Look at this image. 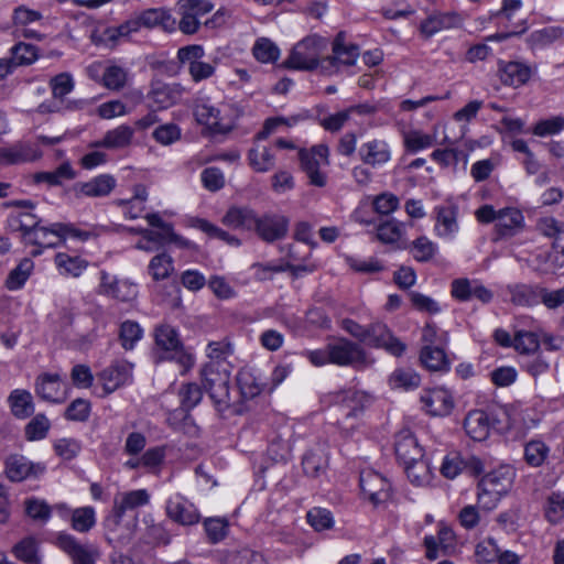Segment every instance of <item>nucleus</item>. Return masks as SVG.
<instances>
[{"label": "nucleus", "instance_id": "39448f33", "mask_svg": "<svg viewBox=\"0 0 564 564\" xmlns=\"http://www.w3.org/2000/svg\"><path fill=\"white\" fill-rule=\"evenodd\" d=\"M422 410L432 416H445L455 408L454 392L445 386L425 388L420 393Z\"/></svg>", "mask_w": 564, "mask_h": 564}, {"label": "nucleus", "instance_id": "2f4dec72", "mask_svg": "<svg viewBox=\"0 0 564 564\" xmlns=\"http://www.w3.org/2000/svg\"><path fill=\"white\" fill-rule=\"evenodd\" d=\"M166 513L173 521L182 525L195 524L200 518L193 505L181 501L170 500L166 505Z\"/></svg>", "mask_w": 564, "mask_h": 564}, {"label": "nucleus", "instance_id": "e2e57ef3", "mask_svg": "<svg viewBox=\"0 0 564 564\" xmlns=\"http://www.w3.org/2000/svg\"><path fill=\"white\" fill-rule=\"evenodd\" d=\"M204 528L212 544L223 541L228 534V521L220 518H208L204 521Z\"/></svg>", "mask_w": 564, "mask_h": 564}, {"label": "nucleus", "instance_id": "a19ab883", "mask_svg": "<svg viewBox=\"0 0 564 564\" xmlns=\"http://www.w3.org/2000/svg\"><path fill=\"white\" fill-rule=\"evenodd\" d=\"M155 344L166 352L177 354L182 350L177 332L170 325H161L155 328Z\"/></svg>", "mask_w": 564, "mask_h": 564}, {"label": "nucleus", "instance_id": "ddd939ff", "mask_svg": "<svg viewBox=\"0 0 564 564\" xmlns=\"http://www.w3.org/2000/svg\"><path fill=\"white\" fill-rule=\"evenodd\" d=\"M445 132V124L438 122L434 124L432 134L425 133L422 130H404L402 132L403 144L406 151L416 153L431 148L435 143L453 144V141L447 134L444 133L442 140H438V131Z\"/></svg>", "mask_w": 564, "mask_h": 564}, {"label": "nucleus", "instance_id": "79ce46f5", "mask_svg": "<svg viewBox=\"0 0 564 564\" xmlns=\"http://www.w3.org/2000/svg\"><path fill=\"white\" fill-rule=\"evenodd\" d=\"M542 290L540 285H520L512 291L511 300L521 306H535L542 303Z\"/></svg>", "mask_w": 564, "mask_h": 564}, {"label": "nucleus", "instance_id": "6ab92c4d", "mask_svg": "<svg viewBox=\"0 0 564 564\" xmlns=\"http://www.w3.org/2000/svg\"><path fill=\"white\" fill-rule=\"evenodd\" d=\"M456 543V535L453 529L444 523L438 524L436 535H426L424 545L426 547V556L431 560L437 558L441 554L452 551Z\"/></svg>", "mask_w": 564, "mask_h": 564}, {"label": "nucleus", "instance_id": "a211bd4d", "mask_svg": "<svg viewBox=\"0 0 564 564\" xmlns=\"http://www.w3.org/2000/svg\"><path fill=\"white\" fill-rule=\"evenodd\" d=\"M386 482V478L375 470L368 469L360 473V489L375 507L388 500V490L384 489Z\"/></svg>", "mask_w": 564, "mask_h": 564}, {"label": "nucleus", "instance_id": "aec40b11", "mask_svg": "<svg viewBox=\"0 0 564 564\" xmlns=\"http://www.w3.org/2000/svg\"><path fill=\"white\" fill-rule=\"evenodd\" d=\"M394 452L401 466L423 458L424 451L410 431H402L395 436Z\"/></svg>", "mask_w": 564, "mask_h": 564}, {"label": "nucleus", "instance_id": "680f3d73", "mask_svg": "<svg viewBox=\"0 0 564 564\" xmlns=\"http://www.w3.org/2000/svg\"><path fill=\"white\" fill-rule=\"evenodd\" d=\"M545 517L553 524L562 522L564 519V494L553 492L547 497Z\"/></svg>", "mask_w": 564, "mask_h": 564}, {"label": "nucleus", "instance_id": "052dcab7", "mask_svg": "<svg viewBox=\"0 0 564 564\" xmlns=\"http://www.w3.org/2000/svg\"><path fill=\"white\" fill-rule=\"evenodd\" d=\"M178 395L182 409L188 412L200 402L203 391L197 383L188 382L181 387Z\"/></svg>", "mask_w": 564, "mask_h": 564}, {"label": "nucleus", "instance_id": "09e8293b", "mask_svg": "<svg viewBox=\"0 0 564 564\" xmlns=\"http://www.w3.org/2000/svg\"><path fill=\"white\" fill-rule=\"evenodd\" d=\"M149 273L155 281L164 280L173 272V259L166 252L154 256L149 263Z\"/></svg>", "mask_w": 564, "mask_h": 564}, {"label": "nucleus", "instance_id": "cd10ccee", "mask_svg": "<svg viewBox=\"0 0 564 564\" xmlns=\"http://www.w3.org/2000/svg\"><path fill=\"white\" fill-rule=\"evenodd\" d=\"M116 178L109 174H101L88 182L77 183L75 189L87 197H105L116 187Z\"/></svg>", "mask_w": 564, "mask_h": 564}, {"label": "nucleus", "instance_id": "423d86ee", "mask_svg": "<svg viewBox=\"0 0 564 564\" xmlns=\"http://www.w3.org/2000/svg\"><path fill=\"white\" fill-rule=\"evenodd\" d=\"M319 44L321 40L316 36H307L300 41L284 62V66L300 70H313L317 68L319 64Z\"/></svg>", "mask_w": 564, "mask_h": 564}, {"label": "nucleus", "instance_id": "37998d69", "mask_svg": "<svg viewBox=\"0 0 564 564\" xmlns=\"http://www.w3.org/2000/svg\"><path fill=\"white\" fill-rule=\"evenodd\" d=\"M15 557L28 564H40L39 544L33 536H26L18 542L13 549Z\"/></svg>", "mask_w": 564, "mask_h": 564}, {"label": "nucleus", "instance_id": "72a5a7b5", "mask_svg": "<svg viewBox=\"0 0 564 564\" xmlns=\"http://www.w3.org/2000/svg\"><path fill=\"white\" fill-rule=\"evenodd\" d=\"M406 250H409L415 261L430 262L438 253L440 247L427 236H420L413 241H410V246Z\"/></svg>", "mask_w": 564, "mask_h": 564}, {"label": "nucleus", "instance_id": "b1692460", "mask_svg": "<svg viewBox=\"0 0 564 564\" xmlns=\"http://www.w3.org/2000/svg\"><path fill=\"white\" fill-rule=\"evenodd\" d=\"M333 56H328L322 59V64L327 63L328 65H354L357 57L359 56V50L357 45H346V35L344 32H339L333 43Z\"/></svg>", "mask_w": 564, "mask_h": 564}, {"label": "nucleus", "instance_id": "6e6552de", "mask_svg": "<svg viewBox=\"0 0 564 564\" xmlns=\"http://www.w3.org/2000/svg\"><path fill=\"white\" fill-rule=\"evenodd\" d=\"M330 364L338 366H350L356 369L365 368L369 365L364 349L356 343L345 338L329 343Z\"/></svg>", "mask_w": 564, "mask_h": 564}, {"label": "nucleus", "instance_id": "69168bd1", "mask_svg": "<svg viewBox=\"0 0 564 564\" xmlns=\"http://www.w3.org/2000/svg\"><path fill=\"white\" fill-rule=\"evenodd\" d=\"M106 294L119 301L128 302L137 296V288L128 281L113 280L106 289Z\"/></svg>", "mask_w": 564, "mask_h": 564}, {"label": "nucleus", "instance_id": "6e6d98bb", "mask_svg": "<svg viewBox=\"0 0 564 564\" xmlns=\"http://www.w3.org/2000/svg\"><path fill=\"white\" fill-rule=\"evenodd\" d=\"M55 264L59 270H63L64 273L70 274L73 276H78L87 267V261L77 256H69L64 252H58L55 256Z\"/></svg>", "mask_w": 564, "mask_h": 564}, {"label": "nucleus", "instance_id": "9d476101", "mask_svg": "<svg viewBox=\"0 0 564 564\" xmlns=\"http://www.w3.org/2000/svg\"><path fill=\"white\" fill-rule=\"evenodd\" d=\"M434 235L445 241L453 242L459 232L458 206L455 204L440 205L434 208Z\"/></svg>", "mask_w": 564, "mask_h": 564}, {"label": "nucleus", "instance_id": "4468645a", "mask_svg": "<svg viewBox=\"0 0 564 564\" xmlns=\"http://www.w3.org/2000/svg\"><path fill=\"white\" fill-rule=\"evenodd\" d=\"M463 21L462 15L457 12L434 11L421 22L420 33L425 39H430L442 31L459 28Z\"/></svg>", "mask_w": 564, "mask_h": 564}, {"label": "nucleus", "instance_id": "f8f14e48", "mask_svg": "<svg viewBox=\"0 0 564 564\" xmlns=\"http://www.w3.org/2000/svg\"><path fill=\"white\" fill-rule=\"evenodd\" d=\"M343 328L360 341L377 348L388 349V332L384 324L376 323L364 327L357 322L346 318L341 322Z\"/></svg>", "mask_w": 564, "mask_h": 564}, {"label": "nucleus", "instance_id": "bb28decb", "mask_svg": "<svg viewBox=\"0 0 564 564\" xmlns=\"http://www.w3.org/2000/svg\"><path fill=\"white\" fill-rule=\"evenodd\" d=\"M402 467L408 480L413 486L422 488L432 486L435 475L430 462L424 456Z\"/></svg>", "mask_w": 564, "mask_h": 564}, {"label": "nucleus", "instance_id": "9b49d317", "mask_svg": "<svg viewBox=\"0 0 564 564\" xmlns=\"http://www.w3.org/2000/svg\"><path fill=\"white\" fill-rule=\"evenodd\" d=\"M56 545L64 551L73 564H95L100 553L94 544H82L68 533H59L56 536Z\"/></svg>", "mask_w": 564, "mask_h": 564}, {"label": "nucleus", "instance_id": "0e129e2a", "mask_svg": "<svg viewBox=\"0 0 564 564\" xmlns=\"http://www.w3.org/2000/svg\"><path fill=\"white\" fill-rule=\"evenodd\" d=\"M549 455V447L541 441H531L525 445L524 458L533 467L541 466Z\"/></svg>", "mask_w": 564, "mask_h": 564}, {"label": "nucleus", "instance_id": "774afa93", "mask_svg": "<svg viewBox=\"0 0 564 564\" xmlns=\"http://www.w3.org/2000/svg\"><path fill=\"white\" fill-rule=\"evenodd\" d=\"M90 414V402L78 398L75 399L65 410L64 416L68 421L85 422Z\"/></svg>", "mask_w": 564, "mask_h": 564}, {"label": "nucleus", "instance_id": "4c0bfd02", "mask_svg": "<svg viewBox=\"0 0 564 564\" xmlns=\"http://www.w3.org/2000/svg\"><path fill=\"white\" fill-rule=\"evenodd\" d=\"M202 382L205 390L218 387L219 384H229L230 375L226 369H221L219 361H210L204 366L200 371Z\"/></svg>", "mask_w": 564, "mask_h": 564}, {"label": "nucleus", "instance_id": "f03ea898", "mask_svg": "<svg viewBox=\"0 0 564 564\" xmlns=\"http://www.w3.org/2000/svg\"><path fill=\"white\" fill-rule=\"evenodd\" d=\"M372 402L373 397L364 391L349 389L338 393L336 397V411L339 416L337 419L338 426L345 431L355 429V421Z\"/></svg>", "mask_w": 564, "mask_h": 564}, {"label": "nucleus", "instance_id": "393cba45", "mask_svg": "<svg viewBox=\"0 0 564 564\" xmlns=\"http://www.w3.org/2000/svg\"><path fill=\"white\" fill-rule=\"evenodd\" d=\"M524 216L516 207H506L499 209L496 224L497 231L501 236L511 237L520 232L524 227Z\"/></svg>", "mask_w": 564, "mask_h": 564}, {"label": "nucleus", "instance_id": "13d9d810", "mask_svg": "<svg viewBox=\"0 0 564 564\" xmlns=\"http://www.w3.org/2000/svg\"><path fill=\"white\" fill-rule=\"evenodd\" d=\"M411 224H405L390 218V250H405L410 246L406 237L408 228Z\"/></svg>", "mask_w": 564, "mask_h": 564}, {"label": "nucleus", "instance_id": "f704fd0d", "mask_svg": "<svg viewBox=\"0 0 564 564\" xmlns=\"http://www.w3.org/2000/svg\"><path fill=\"white\" fill-rule=\"evenodd\" d=\"M390 383L395 390L409 392L420 387L421 376L413 368L400 367L390 376Z\"/></svg>", "mask_w": 564, "mask_h": 564}, {"label": "nucleus", "instance_id": "5701e85b", "mask_svg": "<svg viewBox=\"0 0 564 564\" xmlns=\"http://www.w3.org/2000/svg\"><path fill=\"white\" fill-rule=\"evenodd\" d=\"M466 434L474 441L482 442L491 431V420L482 410L470 411L464 420Z\"/></svg>", "mask_w": 564, "mask_h": 564}, {"label": "nucleus", "instance_id": "864d4df0", "mask_svg": "<svg viewBox=\"0 0 564 564\" xmlns=\"http://www.w3.org/2000/svg\"><path fill=\"white\" fill-rule=\"evenodd\" d=\"M252 53L261 63H274L280 56L279 47L267 37H261L256 41Z\"/></svg>", "mask_w": 564, "mask_h": 564}, {"label": "nucleus", "instance_id": "f257e3e1", "mask_svg": "<svg viewBox=\"0 0 564 564\" xmlns=\"http://www.w3.org/2000/svg\"><path fill=\"white\" fill-rule=\"evenodd\" d=\"M516 469L509 464H501L481 477L477 486V505L487 512L495 510L506 497L516 479Z\"/></svg>", "mask_w": 564, "mask_h": 564}, {"label": "nucleus", "instance_id": "338daca9", "mask_svg": "<svg viewBox=\"0 0 564 564\" xmlns=\"http://www.w3.org/2000/svg\"><path fill=\"white\" fill-rule=\"evenodd\" d=\"M249 163L257 172H267L274 165V158L267 148L262 151L251 149L249 151Z\"/></svg>", "mask_w": 564, "mask_h": 564}, {"label": "nucleus", "instance_id": "f3484780", "mask_svg": "<svg viewBox=\"0 0 564 564\" xmlns=\"http://www.w3.org/2000/svg\"><path fill=\"white\" fill-rule=\"evenodd\" d=\"M288 228L289 219L286 217L268 214L262 217H258L256 215V221L252 229L256 230L262 240L273 242L282 239L286 235Z\"/></svg>", "mask_w": 564, "mask_h": 564}, {"label": "nucleus", "instance_id": "4be33fe9", "mask_svg": "<svg viewBox=\"0 0 564 564\" xmlns=\"http://www.w3.org/2000/svg\"><path fill=\"white\" fill-rule=\"evenodd\" d=\"M498 65L499 77L505 85L519 87L531 78L532 70L523 63L499 61Z\"/></svg>", "mask_w": 564, "mask_h": 564}, {"label": "nucleus", "instance_id": "c9c22d12", "mask_svg": "<svg viewBox=\"0 0 564 564\" xmlns=\"http://www.w3.org/2000/svg\"><path fill=\"white\" fill-rule=\"evenodd\" d=\"M371 210L378 215L379 224L376 227V239L388 243V194L381 193L376 196L371 204Z\"/></svg>", "mask_w": 564, "mask_h": 564}, {"label": "nucleus", "instance_id": "8fccbe9b", "mask_svg": "<svg viewBox=\"0 0 564 564\" xmlns=\"http://www.w3.org/2000/svg\"><path fill=\"white\" fill-rule=\"evenodd\" d=\"M191 224L193 227L198 228L199 230L207 234L212 238H217V239L223 240V241L227 242L228 245L235 246V247L240 245V240L237 237L231 236L227 231L223 230L221 228L213 225L212 223H209L205 219L193 218L191 220Z\"/></svg>", "mask_w": 564, "mask_h": 564}, {"label": "nucleus", "instance_id": "4d7b16f0", "mask_svg": "<svg viewBox=\"0 0 564 564\" xmlns=\"http://www.w3.org/2000/svg\"><path fill=\"white\" fill-rule=\"evenodd\" d=\"M304 473L310 477H318L327 466V458L322 452L308 451L302 459Z\"/></svg>", "mask_w": 564, "mask_h": 564}, {"label": "nucleus", "instance_id": "603ef678", "mask_svg": "<svg viewBox=\"0 0 564 564\" xmlns=\"http://www.w3.org/2000/svg\"><path fill=\"white\" fill-rule=\"evenodd\" d=\"M514 349L522 355L534 354L540 348L539 334L527 330H518L513 338Z\"/></svg>", "mask_w": 564, "mask_h": 564}, {"label": "nucleus", "instance_id": "473e14b6", "mask_svg": "<svg viewBox=\"0 0 564 564\" xmlns=\"http://www.w3.org/2000/svg\"><path fill=\"white\" fill-rule=\"evenodd\" d=\"M12 414L17 419H26L34 413V403L32 395L26 390H13L8 397Z\"/></svg>", "mask_w": 564, "mask_h": 564}, {"label": "nucleus", "instance_id": "1a4fd4ad", "mask_svg": "<svg viewBox=\"0 0 564 564\" xmlns=\"http://www.w3.org/2000/svg\"><path fill=\"white\" fill-rule=\"evenodd\" d=\"M41 223L42 219H37L32 224L23 219L21 220L19 229L26 242L45 248H56L61 246L59 230L55 227V223L47 226H42Z\"/></svg>", "mask_w": 564, "mask_h": 564}, {"label": "nucleus", "instance_id": "a18cd8bd", "mask_svg": "<svg viewBox=\"0 0 564 564\" xmlns=\"http://www.w3.org/2000/svg\"><path fill=\"white\" fill-rule=\"evenodd\" d=\"M237 384L243 399H253L259 395L265 384L260 382L250 371H240L237 375Z\"/></svg>", "mask_w": 564, "mask_h": 564}, {"label": "nucleus", "instance_id": "ea45409f", "mask_svg": "<svg viewBox=\"0 0 564 564\" xmlns=\"http://www.w3.org/2000/svg\"><path fill=\"white\" fill-rule=\"evenodd\" d=\"M133 137V129L129 126H120L113 130H109L104 139L95 143V147H104L107 149H120L130 144Z\"/></svg>", "mask_w": 564, "mask_h": 564}, {"label": "nucleus", "instance_id": "a878e982", "mask_svg": "<svg viewBox=\"0 0 564 564\" xmlns=\"http://www.w3.org/2000/svg\"><path fill=\"white\" fill-rule=\"evenodd\" d=\"M184 88L180 84H159L149 94L150 107L165 109L176 104L182 98Z\"/></svg>", "mask_w": 564, "mask_h": 564}, {"label": "nucleus", "instance_id": "412c9836", "mask_svg": "<svg viewBox=\"0 0 564 564\" xmlns=\"http://www.w3.org/2000/svg\"><path fill=\"white\" fill-rule=\"evenodd\" d=\"M42 156V152L28 142H17L0 149V163L6 165L32 162Z\"/></svg>", "mask_w": 564, "mask_h": 564}, {"label": "nucleus", "instance_id": "e433bc0d", "mask_svg": "<svg viewBox=\"0 0 564 564\" xmlns=\"http://www.w3.org/2000/svg\"><path fill=\"white\" fill-rule=\"evenodd\" d=\"M497 541L491 536L479 539L474 549V557L477 564H492L501 554Z\"/></svg>", "mask_w": 564, "mask_h": 564}, {"label": "nucleus", "instance_id": "2eb2a0df", "mask_svg": "<svg viewBox=\"0 0 564 564\" xmlns=\"http://www.w3.org/2000/svg\"><path fill=\"white\" fill-rule=\"evenodd\" d=\"M46 466L33 463L25 456L12 454L6 459V474L11 481H22L26 478L39 477L44 474Z\"/></svg>", "mask_w": 564, "mask_h": 564}, {"label": "nucleus", "instance_id": "49530a36", "mask_svg": "<svg viewBox=\"0 0 564 564\" xmlns=\"http://www.w3.org/2000/svg\"><path fill=\"white\" fill-rule=\"evenodd\" d=\"M421 340L422 346H436L446 349L449 343V335L434 323H426L422 328Z\"/></svg>", "mask_w": 564, "mask_h": 564}, {"label": "nucleus", "instance_id": "c85d7f7f", "mask_svg": "<svg viewBox=\"0 0 564 564\" xmlns=\"http://www.w3.org/2000/svg\"><path fill=\"white\" fill-rule=\"evenodd\" d=\"M420 361L424 368L434 372H446L451 368L446 349L436 346H422Z\"/></svg>", "mask_w": 564, "mask_h": 564}, {"label": "nucleus", "instance_id": "5fc2aeb1", "mask_svg": "<svg viewBox=\"0 0 564 564\" xmlns=\"http://www.w3.org/2000/svg\"><path fill=\"white\" fill-rule=\"evenodd\" d=\"M72 528L77 532H88L96 523L95 509L82 507L72 512Z\"/></svg>", "mask_w": 564, "mask_h": 564}, {"label": "nucleus", "instance_id": "c756f323", "mask_svg": "<svg viewBox=\"0 0 564 564\" xmlns=\"http://www.w3.org/2000/svg\"><path fill=\"white\" fill-rule=\"evenodd\" d=\"M139 18L141 25L147 29L160 26L166 32H172L176 26V20L164 8L147 9L139 14Z\"/></svg>", "mask_w": 564, "mask_h": 564}, {"label": "nucleus", "instance_id": "58836bf2", "mask_svg": "<svg viewBox=\"0 0 564 564\" xmlns=\"http://www.w3.org/2000/svg\"><path fill=\"white\" fill-rule=\"evenodd\" d=\"M256 213L250 208L231 207L223 218L226 226L252 230Z\"/></svg>", "mask_w": 564, "mask_h": 564}, {"label": "nucleus", "instance_id": "3c124183", "mask_svg": "<svg viewBox=\"0 0 564 564\" xmlns=\"http://www.w3.org/2000/svg\"><path fill=\"white\" fill-rule=\"evenodd\" d=\"M143 330L134 321H124L119 328V340L126 350L134 348L135 344L142 338Z\"/></svg>", "mask_w": 564, "mask_h": 564}, {"label": "nucleus", "instance_id": "7ed1b4c3", "mask_svg": "<svg viewBox=\"0 0 564 564\" xmlns=\"http://www.w3.org/2000/svg\"><path fill=\"white\" fill-rule=\"evenodd\" d=\"M502 412L506 419V431L513 437H523L540 422L534 408L523 402L507 404L502 408Z\"/></svg>", "mask_w": 564, "mask_h": 564}, {"label": "nucleus", "instance_id": "dca6fc26", "mask_svg": "<svg viewBox=\"0 0 564 564\" xmlns=\"http://www.w3.org/2000/svg\"><path fill=\"white\" fill-rule=\"evenodd\" d=\"M132 367L127 360H118L104 369L98 375L102 381V393L99 397H106L127 383L131 378Z\"/></svg>", "mask_w": 564, "mask_h": 564}, {"label": "nucleus", "instance_id": "de8ad7c7", "mask_svg": "<svg viewBox=\"0 0 564 564\" xmlns=\"http://www.w3.org/2000/svg\"><path fill=\"white\" fill-rule=\"evenodd\" d=\"M34 263L31 259L24 258L20 261L17 268H14L6 280V286L9 290H18L24 285L29 279Z\"/></svg>", "mask_w": 564, "mask_h": 564}, {"label": "nucleus", "instance_id": "c03bdc74", "mask_svg": "<svg viewBox=\"0 0 564 564\" xmlns=\"http://www.w3.org/2000/svg\"><path fill=\"white\" fill-rule=\"evenodd\" d=\"M75 172L68 162L61 164L53 172H39L35 173L33 180L36 184L47 183L51 186H58L62 180H73Z\"/></svg>", "mask_w": 564, "mask_h": 564}, {"label": "nucleus", "instance_id": "7c9ffc66", "mask_svg": "<svg viewBox=\"0 0 564 564\" xmlns=\"http://www.w3.org/2000/svg\"><path fill=\"white\" fill-rule=\"evenodd\" d=\"M61 377L57 373H43L35 382L36 394L45 401L62 403L65 398H57Z\"/></svg>", "mask_w": 564, "mask_h": 564}, {"label": "nucleus", "instance_id": "20e7f679", "mask_svg": "<svg viewBox=\"0 0 564 564\" xmlns=\"http://www.w3.org/2000/svg\"><path fill=\"white\" fill-rule=\"evenodd\" d=\"M329 149L326 144H317L310 150L299 151V159L302 170L310 180V184L317 187H324L327 183V176L321 172V165L329 164Z\"/></svg>", "mask_w": 564, "mask_h": 564}, {"label": "nucleus", "instance_id": "0eeeda50", "mask_svg": "<svg viewBox=\"0 0 564 564\" xmlns=\"http://www.w3.org/2000/svg\"><path fill=\"white\" fill-rule=\"evenodd\" d=\"M150 496L145 489L132 490L116 497L111 514L105 519V528L115 533L120 525L124 513L149 502Z\"/></svg>", "mask_w": 564, "mask_h": 564}, {"label": "nucleus", "instance_id": "bf43d9fd", "mask_svg": "<svg viewBox=\"0 0 564 564\" xmlns=\"http://www.w3.org/2000/svg\"><path fill=\"white\" fill-rule=\"evenodd\" d=\"M51 427L48 419L40 413L36 414L25 426L24 433L28 441H39L46 437Z\"/></svg>", "mask_w": 564, "mask_h": 564}]
</instances>
